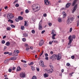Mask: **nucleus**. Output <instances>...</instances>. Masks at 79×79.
Instances as JSON below:
<instances>
[{
    "label": "nucleus",
    "mask_w": 79,
    "mask_h": 79,
    "mask_svg": "<svg viewBox=\"0 0 79 79\" xmlns=\"http://www.w3.org/2000/svg\"><path fill=\"white\" fill-rule=\"evenodd\" d=\"M44 5H45L50 6L51 5L50 2L48 0H44Z\"/></svg>",
    "instance_id": "423d86ee"
},
{
    "label": "nucleus",
    "mask_w": 79,
    "mask_h": 79,
    "mask_svg": "<svg viewBox=\"0 0 79 79\" xmlns=\"http://www.w3.org/2000/svg\"><path fill=\"white\" fill-rule=\"evenodd\" d=\"M50 53H51V55H52L53 54V52H52V51H51L50 52Z\"/></svg>",
    "instance_id": "0e129e2a"
},
{
    "label": "nucleus",
    "mask_w": 79,
    "mask_h": 79,
    "mask_svg": "<svg viewBox=\"0 0 79 79\" xmlns=\"http://www.w3.org/2000/svg\"><path fill=\"white\" fill-rule=\"evenodd\" d=\"M53 42L54 43H56V44H58V41L56 40H54Z\"/></svg>",
    "instance_id": "c85d7f7f"
},
{
    "label": "nucleus",
    "mask_w": 79,
    "mask_h": 79,
    "mask_svg": "<svg viewBox=\"0 0 79 79\" xmlns=\"http://www.w3.org/2000/svg\"><path fill=\"white\" fill-rule=\"evenodd\" d=\"M45 32V30H43L41 32V34H44V33Z\"/></svg>",
    "instance_id": "5fc2aeb1"
},
{
    "label": "nucleus",
    "mask_w": 79,
    "mask_h": 79,
    "mask_svg": "<svg viewBox=\"0 0 79 79\" xmlns=\"http://www.w3.org/2000/svg\"><path fill=\"white\" fill-rule=\"evenodd\" d=\"M41 64L42 65V66L43 67H44V62H43V61H41Z\"/></svg>",
    "instance_id": "a878e982"
},
{
    "label": "nucleus",
    "mask_w": 79,
    "mask_h": 79,
    "mask_svg": "<svg viewBox=\"0 0 79 79\" xmlns=\"http://www.w3.org/2000/svg\"><path fill=\"white\" fill-rule=\"evenodd\" d=\"M16 69V67H14L13 68L12 70L14 71V70H15Z\"/></svg>",
    "instance_id": "bf43d9fd"
},
{
    "label": "nucleus",
    "mask_w": 79,
    "mask_h": 79,
    "mask_svg": "<svg viewBox=\"0 0 79 79\" xmlns=\"http://www.w3.org/2000/svg\"><path fill=\"white\" fill-rule=\"evenodd\" d=\"M49 67L51 68H53V65H49Z\"/></svg>",
    "instance_id": "8fccbe9b"
},
{
    "label": "nucleus",
    "mask_w": 79,
    "mask_h": 79,
    "mask_svg": "<svg viewBox=\"0 0 79 79\" xmlns=\"http://www.w3.org/2000/svg\"><path fill=\"white\" fill-rule=\"evenodd\" d=\"M6 46H4V50H5V49H6Z\"/></svg>",
    "instance_id": "338daca9"
},
{
    "label": "nucleus",
    "mask_w": 79,
    "mask_h": 79,
    "mask_svg": "<svg viewBox=\"0 0 79 79\" xmlns=\"http://www.w3.org/2000/svg\"><path fill=\"white\" fill-rule=\"evenodd\" d=\"M4 63L5 64H8V60H6L5 61H4Z\"/></svg>",
    "instance_id": "412c9836"
},
{
    "label": "nucleus",
    "mask_w": 79,
    "mask_h": 79,
    "mask_svg": "<svg viewBox=\"0 0 79 79\" xmlns=\"http://www.w3.org/2000/svg\"><path fill=\"white\" fill-rule=\"evenodd\" d=\"M43 16H44V17H46L47 16V14H46V13L44 14L43 15Z\"/></svg>",
    "instance_id": "864d4df0"
},
{
    "label": "nucleus",
    "mask_w": 79,
    "mask_h": 79,
    "mask_svg": "<svg viewBox=\"0 0 79 79\" xmlns=\"http://www.w3.org/2000/svg\"><path fill=\"white\" fill-rule=\"evenodd\" d=\"M74 74V72H73L72 73H71L69 74L70 76L71 74V76L73 75V74Z\"/></svg>",
    "instance_id": "e2e57ef3"
},
{
    "label": "nucleus",
    "mask_w": 79,
    "mask_h": 79,
    "mask_svg": "<svg viewBox=\"0 0 79 79\" xmlns=\"http://www.w3.org/2000/svg\"><path fill=\"white\" fill-rule=\"evenodd\" d=\"M45 56H46V57L48 56V54H47V53H45Z\"/></svg>",
    "instance_id": "13d9d810"
},
{
    "label": "nucleus",
    "mask_w": 79,
    "mask_h": 79,
    "mask_svg": "<svg viewBox=\"0 0 79 79\" xmlns=\"http://www.w3.org/2000/svg\"><path fill=\"white\" fill-rule=\"evenodd\" d=\"M31 33H32V34H34L35 33V30H32L31 31Z\"/></svg>",
    "instance_id": "f704fd0d"
},
{
    "label": "nucleus",
    "mask_w": 79,
    "mask_h": 79,
    "mask_svg": "<svg viewBox=\"0 0 79 79\" xmlns=\"http://www.w3.org/2000/svg\"><path fill=\"white\" fill-rule=\"evenodd\" d=\"M63 13H65V12H63V16L64 18H65L66 17V14H64Z\"/></svg>",
    "instance_id": "cd10ccee"
},
{
    "label": "nucleus",
    "mask_w": 79,
    "mask_h": 79,
    "mask_svg": "<svg viewBox=\"0 0 79 79\" xmlns=\"http://www.w3.org/2000/svg\"><path fill=\"white\" fill-rule=\"evenodd\" d=\"M6 29L7 31H10V29H11V28L9 27H8L7 28H6Z\"/></svg>",
    "instance_id": "72a5a7b5"
},
{
    "label": "nucleus",
    "mask_w": 79,
    "mask_h": 79,
    "mask_svg": "<svg viewBox=\"0 0 79 79\" xmlns=\"http://www.w3.org/2000/svg\"><path fill=\"white\" fill-rule=\"evenodd\" d=\"M22 40L23 41V42H26V39L25 38H23L22 39Z\"/></svg>",
    "instance_id": "c9c22d12"
},
{
    "label": "nucleus",
    "mask_w": 79,
    "mask_h": 79,
    "mask_svg": "<svg viewBox=\"0 0 79 79\" xmlns=\"http://www.w3.org/2000/svg\"><path fill=\"white\" fill-rule=\"evenodd\" d=\"M22 62H23V63H26L27 62L26 60H22Z\"/></svg>",
    "instance_id": "c03bdc74"
},
{
    "label": "nucleus",
    "mask_w": 79,
    "mask_h": 79,
    "mask_svg": "<svg viewBox=\"0 0 79 79\" xmlns=\"http://www.w3.org/2000/svg\"><path fill=\"white\" fill-rule=\"evenodd\" d=\"M25 24L24 25V26H28L29 25L28 24H27V23L26 22V21H24Z\"/></svg>",
    "instance_id": "5701e85b"
},
{
    "label": "nucleus",
    "mask_w": 79,
    "mask_h": 79,
    "mask_svg": "<svg viewBox=\"0 0 79 79\" xmlns=\"http://www.w3.org/2000/svg\"><path fill=\"white\" fill-rule=\"evenodd\" d=\"M77 4H76L74 7H73V9L72 10V13H73L76 10V9H77Z\"/></svg>",
    "instance_id": "6e6552de"
},
{
    "label": "nucleus",
    "mask_w": 79,
    "mask_h": 79,
    "mask_svg": "<svg viewBox=\"0 0 79 79\" xmlns=\"http://www.w3.org/2000/svg\"><path fill=\"white\" fill-rule=\"evenodd\" d=\"M31 69L32 71H34L35 70V67L33 66H31Z\"/></svg>",
    "instance_id": "c756f323"
},
{
    "label": "nucleus",
    "mask_w": 79,
    "mask_h": 79,
    "mask_svg": "<svg viewBox=\"0 0 79 79\" xmlns=\"http://www.w3.org/2000/svg\"><path fill=\"white\" fill-rule=\"evenodd\" d=\"M15 6L16 7H18V6H19V4H16Z\"/></svg>",
    "instance_id": "603ef678"
},
{
    "label": "nucleus",
    "mask_w": 79,
    "mask_h": 79,
    "mask_svg": "<svg viewBox=\"0 0 79 79\" xmlns=\"http://www.w3.org/2000/svg\"><path fill=\"white\" fill-rule=\"evenodd\" d=\"M78 0H74L73 2V4L72 5V6H74L76 4V2H77V1Z\"/></svg>",
    "instance_id": "2eb2a0df"
},
{
    "label": "nucleus",
    "mask_w": 79,
    "mask_h": 79,
    "mask_svg": "<svg viewBox=\"0 0 79 79\" xmlns=\"http://www.w3.org/2000/svg\"><path fill=\"white\" fill-rule=\"evenodd\" d=\"M11 71H12V69H8L9 72L10 73H11Z\"/></svg>",
    "instance_id": "a19ab883"
},
{
    "label": "nucleus",
    "mask_w": 79,
    "mask_h": 79,
    "mask_svg": "<svg viewBox=\"0 0 79 79\" xmlns=\"http://www.w3.org/2000/svg\"><path fill=\"white\" fill-rule=\"evenodd\" d=\"M7 18L9 19H11L13 18H14V16L13 15V14L9 13L7 15Z\"/></svg>",
    "instance_id": "20e7f679"
},
{
    "label": "nucleus",
    "mask_w": 79,
    "mask_h": 79,
    "mask_svg": "<svg viewBox=\"0 0 79 79\" xmlns=\"http://www.w3.org/2000/svg\"><path fill=\"white\" fill-rule=\"evenodd\" d=\"M66 65L67 66H70V64L69 63H67Z\"/></svg>",
    "instance_id": "49530a36"
},
{
    "label": "nucleus",
    "mask_w": 79,
    "mask_h": 79,
    "mask_svg": "<svg viewBox=\"0 0 79 79\" xmlns=\"http://www.w3.org/2000/svg\"><path fill=\"white\" fill-rule=\"evenodd\" d=\"M44 40H41L40 41L39 44L40 46H42V45H43V44H44Z\"/></svg>",
    "instance_id": "9d476101"
},
{
    "label": "nucleus",
    "mask_w": 79,
    "mask_h": 79,
    "mask_svg": "<svg viewBox=\"0 0 79 79\" xmlns=\"http://www.w3.org/2000/svg\"><path fill=\"white\" fill-rule=\"evenodd\" d=\"M71 3H67L66 4V8H69V6H70V5H71Z\"/></svg>",
    "instance_id": "4468645a"
},
{
    "label": "nucleus",
    "mask_w": 79,
    "mask_h": 79,
    "mask_svg": "<svg viewBox=\"0 0 79 79\" xmlns=\"http://www.w3.org/2000/svg\"><path fill=\"white\" fill-rule=\"evenodd\" d=\"M32 8L34 12H37L40 10V6L39 4H33L32 6Z\"/></svg>",
    "instance_id": "f257e3e1"
},
{
    "label": "nucleus",
    "mask_w": 79,
    "mask_h": 79,
    "mask_svg": "<svg viewBox=\"0 0 79 79\" xmlns=\"http://www.w3.org/2000/svg\"><path fill=\"white\" fill-rule=\"evenodd\" d=\"M42 20L40 21L39 23V29L40 30H42L43 29V27H42Z\"/></svg>",
    "instance_id": "0eeeda50"
},
{
    "label": "nucleus",
    "mask_w": 79,
    "mask_h": 79,
    "mask_svg": "<svg viewBox=\"0 0 79 79\" xmlns=\"http://www.w3.org/2000/svg\"><path fill=\"white\" fill-rule=\"evenodd\" d=\"M6 46H10V43L9 42H7L6 44Z\"/></svg>",
    "instance_id": "a211bd4d"
},
{
    "label": "nucleus",
    "mask_w": 79,
    "mask_h": 79,
    "mask_svg": "<svg viewBox=\"0 0 79 79\" xmlns=\"http://www.w3.org/2000/svg\"><path fill=\"white\" fill-rule=\"evenodd\" d=\"M49 44H50V45H51V44H52V43L51 41L49 42Z\"/></svg>",
    "instance_id": "680f3d73"
},
{
    "label": "nucleus",
    "mask_w": 79,
    "mask_h": 79,
    "mask_svg": "<svg viewBox=\"0 0 79 79\" xmlns=\"http://www.w3.org/2000/svg\"><path fill=\"white\" fill-rule=\"evenodd\" d=\"M72 30H73V28H71L70 29V30H69V32H72Z\"/></svg>",
    "instance_id": "79ce46f5"
},
{
    "label": "nucleus",
    "mask_w": 79,
    "mask_h": 79,
    "mask_svg": "<svg viewBox=\"0 0 79 79\" xmlns=\"http://www.w3.org/2000/svg\"><path fill=\"white\" fill-rule=\"evenodd\" d=\"M27 36H28L27 34L26 33H24L23 34V37H27Z\"/></svg>",
    "instance_id": "6ab92c4d"
},
{
    "label": "nucleus",
    "mask_w": 79,
    "mask_h": 79,
    "mask_svg": "<svg viewBox=\"0 0 79 79\" xmlns=\"http://www.w3.org/2000/svg\"><path fill=\"white\" fill-rule=\"evenodd\" d=\"M34 64V62H31L30 64H29V65H32Z\"/></svg>",
    "instance_id": "de8ad7c7"
},
{
    "label": "nucleus",
    "mask_w": 79,
    "mask_h": 79,
    "mask_svg": "<svg viewBox=\"0 0 79 79\" xmlns=\"http://www.w3.org/2000/svg\"><path fill=\"white\" fill-rule=\"evenodd\" d=\"M44 77H48V74L45 73L44 75Z\"/></svg>",
    "instance_id": "f3484780"
},
{
    "label": "nucleus",
    "mask_w": 79,
    "mask_h": 79,
    "mask_svg": "<svg viewBox=\"0 0 79 79\" xmlns=\"http://www.w3.org/2000/svg\"><path fill=\"white\" fill-rule=\"evenodd\" d=\"M45 59L46 60H48V57H45Z\"/></svg>",
    "instance_id": "052dcab7"
},
{
    "label": "nucleus",
    "mask_w": 79,
    "mask_h": 79,
    "mask_svg": "<svg viewBox=\"0 0 79 79\" xmlns=\"http://www.w3.org/2000/svg\"><path fill=\"white\" fill-rule=\"evenodd\" d=\"M55 33V30H52L51 32V34L53 35Z\"/></svg>",
    "instance_id": "bb28decb"
},
{
    "label": "nucleus",
    "mask_w": 79,
    "mask_h": 79,
    "mask_svg": "<svg viewBox=\"0 0 79 79\" xmlns=\"http://www.w3.org/2000/svg\"><path fill=\"white\" fill-rule=\"evenodd\" d=\"M21 70V68L20 67H18L17 68V71H20Z\"/></svg>",
    "instance_id": "dca6fc26"
},
{
    "label": "nucleus",
    "mask_w": 79,
    "mask_h": 79,
    "mask_svg": "<svg viewBox=\"0 0 79 79\" xmlns=\"http://www.w3.org/2000/svg\"><path fill=\"white\" fill-rule=\"evenodd\" d=\"M8 21V22H10V23H13V21L12 20H10V19H9Z\"/></svg>",
    "instance_id": "393cba45"
},
{
    "label": "nucleus",
    "mask_w": 79,
    "mask_h": 79,
    "mask_svg": "<svg viewBox=\"0 0 79 79\" xmlns=\"http://www.w3.org/2000/svg\"><path fill=\"white\" fill-rule=\"evenodd\" d=\"M36 69L37 71H39V68H36Z\"/></svg>",
    "instance_id": "4d7b16f0"
},
{
    "label": "nucleus",
    "mask_w": 79,
    "mask_h": 79,
    "mask_svg": "<svg viewBox=\"0 0 79 79\" xmlns=\"http://www.w3.org/2000/svg\"><path fill=\"white\" fill-rule=\"evenodd\" d=\"M19 18H16L15 19V21H16L17 22H18V21H19Z\"/></svg>",
    "instance_id": "37998d69"
},
{
    "label": "nucleus",
    "mask_w": 79,
    "mask_h": 79,
    "mask_svg": "<svg viewBox=\"0 0 79 79\" xmlns=\"http://www.w3.org/2000/svg\"><path fill=\"white\" fill-rule=\"evenodd\" d=\"M25 47L27 48L29 47V46L28 45V44H25Z\"/></svg>",
    "instance_id": "58836bf2"
},
{
    "label": "nucleus",
    "mask_w": 79,
    "mask_h": 79,
    "mask_svg": "<svg viewBox=\"0 0 79 79\" xmlns=\"http://www.w3.org/2000/svg\"><path fill=\"white\" fill-rule=\"evenodd\" d=\"M25 12L26 13H29V10L27 9L25 10Z\"/></svg>",
    "instance_id": "4c0bfd02"
},
{
    "label": "nucleus",
    "mask_w": 79,
    "mask_h": 79,
    "mask_svg": "<svg viewBox=\"0 0 79 79\" xmlns=\"http://www.w3.org/2000/svg\"><path fill=\"white\" fill-rule=\"evenodd\" d=\"M58 21L59 23H61L62 21L61 18H59L58 19Z\"/></svg>",
    "instance_id": "b1692460"
},
{
    "label": "nucleus",
    "mask_w": 79,
    "mask_h": 79,
    "mask_svg": "<svg viewBox=\"0 0 79 79\" xmlns=\"http://www.w3.org/2000/svg\"><path fill=\"white\" fill-rule=\"evenodd\" d=\"M10 26H11L12 27H13L14 28H15V26L13 25H10Z\"/></svg>",
    "instance_id": "ea45409f"
},
{
    "label": "nucleus",
    "mask_w": 79,
    "mask_h": 79,
    "mask_svg": "<svg viewBox=\"0 0 79 79\" xmlns=\"http://www.w3.org/2000/svg\"><path fill=\"white\" fill-rule=\"evenodd\" d=\"M16 2H17V0L15 1L14 2H13L14 4H15V3H16Z\"/></svg>",
    "instance_id": "69168bd1"
},
{
    "label": "nucleus",
    "mask_w": 79,
    "mask_h": 79,
    "mask_svg": "<svg viewBox=\"0 0 79 79\" xmlns=\"http://www.w3.org/2000/svg\"><path fill=\"white\" fill-rule=\"evenodd\" d=\"M4 54L5 55H7V54H9V52H5L4 53Z\"/></svg>",
    "instance_id": "2f4dec72"
},
{
    "label": "nucleus",
    "mask_w": 79,
    "mask_h": 79,
    "mask_svg": "<svg viewBox=\"0 0 79 79\" xmlns=\"http://www.w3.org/2000/svg\"><path fill=\"white\" fill-rule=\"evenodd\" d=\"M20 77L21 78H24L26 77V73L25 72H21L20 74Z\"/></svg>",
    "instance_id": "39448f33"
},
{
    "label": "nucleus",
    "mask_w": 79,
    "mask_h": 79,
    "mask_svg": "<svg viewBox=\"0 0 79 79\" xmlns=\"http://www.w3.org/2000/svg\"><path fill=\"white\" fill-rule=\"evenodd\" d=\"M74 19V17H68V19L67 20V23L68 24H71L73 22V20Z\"/></svg>",
    "instance_id": "f03ea898"
},
{
    "label": "nucleus",
    "mask_w": 79,
    "mask_h": 79,
    "mask_svg": "<svg viewBox=\"0 0 79 79\" xmlns=\"http://www.w3.org/2000/svg\"><path fill=\"white\" fill-rule=\"evenodd\" d=\"M24 27L23 26H22L21 27V30H24Z\"/></svg>",
    "instance_id": "473e14b6"
},
{
    "label": "nucleus",
    "mask_w": 79,
    "mask_h": 79,
    "mask_svg": "<svg viewBox=\"0 0 79 79\" xmlns=\"http://www.w3.org/2000/svg\"><path fill=\"white\" fill-rule=\"evenodd\" d=\"M11 59L12 60H16V57H11Z\"/></svg>",
    "instance_id": "4be33fe9"
},
{
    "label": "nucleus",
    "mask_w": 79,
    "mask_h": 79,
    "mask_svg": "<svg viewBox=\"0 0 79 79\" xmlns=\"http://www.w3.org/2000/svg\"><path fill=\"white\" fill-rule=\"evenodd\" d=\"M56 34H52V39H55V36H56Z\"/></svg>",
    "instance_id": "ddd939ff"
},
{
    "label": "nucleus",
    "mask_w": 79,
    "mask_h": 79,
    "mask_svg": "<svg viewBox=\"0 0 79 79\" xmlns=\"http://www.w3.org/2000/svg\"><path fill=\"white\" fill-rule=\"evenodd\" d=\"M76 38V36H75V35H73L72 36L71 35H70L68 37V39L69 40V43L68 44V45H69V44H71V43L73 41V39H75Z\"/></svg>",
    "instance_id": "7ed1b4c3"
},
{
    "label": "nucleus",
    "mask_w": 79,
    "mask_h": 79,
    "mask_svg": "<svg viewBox=\"0 0 79 79\" xmlns=\"http://www.w3.org/2000/svg\"><path fill=\"white\" fill-rule=\"evenodd\" d=\"M71 58L72 59H74V56H71Z\"/></svg>",
    "instance_id": "6e6d98bb"
},
{
    "label": "nucleus",
    "mask_w": 79,
    "mask_h": 79,
    "mask_svg": "<svg viewBox=\"0 0 79 79\" xmlns=\"http://www.w3.org/2000/svg\"><path fill=\"white\" fill-rule=\"evenodd\" d=\"M23 66L24 67H27V64H24L23 65Z\"/></svg>",
    "instance_id": "09e8293b"
},
{
    "label": "nucleus",
    "mask_w": 79,
    "mask_h": 79,
    "mask_svg": "<svg viewBox=\"0 0 79 79\" xmlns=\"http://www.w3.org/2000/svg\"><path fill=\"white\" fill-rule=\"evenodd\" d=\"M53 72V69H51L47 71L48 73H52Z\"/></svg>",
    "instance_id": "f8f14e48"
},
{
    "label": "nucleus",
    "mask_w": 79,
    "mask_h": 79,
    "mask_svg": "<svg viewBox=\"0 0 79 79\" xmlns=\"http://www.w3.org/2000/svg\"><path fill=\"white\" fill-rule=\"evenodd\" d=\"M49 26H52V23H49Z\"/></svg>",
    "instance_id": "774afa93"
},
{
    "label": "nucleus",
    "mask_w": 79,
    "mask_h": 79,
    "mask_svg": "<svg viewBox=\"0 0 79 79\" xmlns=\"http://www.w3.org/2000/svg\"><path fill=\"white\" fill-rule=\"evenodd\" d=\"M32 79H37V77L36 76H34L32 78Z\"/></svg>",
    "instance_id": "7c9ffc66"
},
{
    "label": "nucleus",
    "mask_w": 79,
    "mask_h": 79,
    "mask_svg": "<svg viewBox=\"0 0 79 79\" xmlns=\"http://www.w3.org/2000/svg\"><path fill=\"white\" fill-rule=\"evenodd\" d=\"M29 49H30V48H26V50L27 51H29Z\"/></svg>",
    "instance_id": "a18cd8bd"
},
{
    "label": "nucleus",
    "mask_w": 79,
    "mask_h": 79,
    "mask_svg": "<svg viewBox=\"0 0 79 79\" xmlns=\"http://www.w3.org/2000/svg\"><path fill=\"white\" fill-rule=\"evenodd\" d=\"M57 54H53L52 56L50 57V59H52V58H55V59H56V58H57Z\"/></svg>",
    "instance_id": "1a4fd4ad"
},
{
    "label": "nucleus",
    "mask_w": 79,
    "mask_h": 79,
    "mask_svg": "<svg viewBox=\"0 0 79 79\" xmlns=\"http://www.w3.org/2000/svg\"><path fill=\"white\" fill-rule=\"evenodd\" d=\"M79 21H78L77 22V27H78L79 26Z\"/></svg>",
    "instance_id": "3c124183"
},
{
    "label": "nucleus",
    "mask_w": 79,
    "mask_h": 79,
    "mask_svg": "<svg viewBox=\"0 0 79 79\" xmlns=\"http://www.w3.org/2000/svg\"><path fill=\"white\" fill-rule=\"evenodd\" d=\"M2 44H5V41L4 40H2Z\"/></svg>",
    "instance_id": "e433bc0d"
},
{
    "label": "nucleus",
    "mask_w": 79,
    "mask_h": 79,
    "mask_svg": "<svg viewBox=\"0 0 79 79\" xmlns=\"http://www.w3.org/2000/svg\"><path fill=\"white\" fill-rule=\"evenodd\" d=\"M18 18H19V20H23V17H22L21 16L18 17Z\"/></svg>",
    "instance_id": "aec40b11"
},
{
    "label": "nucleus",
    "mask_w": 79,
    "mask_h": 79,
    "mask_svg": "<svg viewBox=\"0 0 79 79\" xmlns=\"http://www.w3.org/2000/svg\"><path fill=\"white\" fill-rule=\"evenodd\" d=\"M57 60L58 61H59V60H60L61 59V55H60V54H59V55H57Z\"/></svg>",
    "instance_id": "9b49d317"
}]
</instances>
